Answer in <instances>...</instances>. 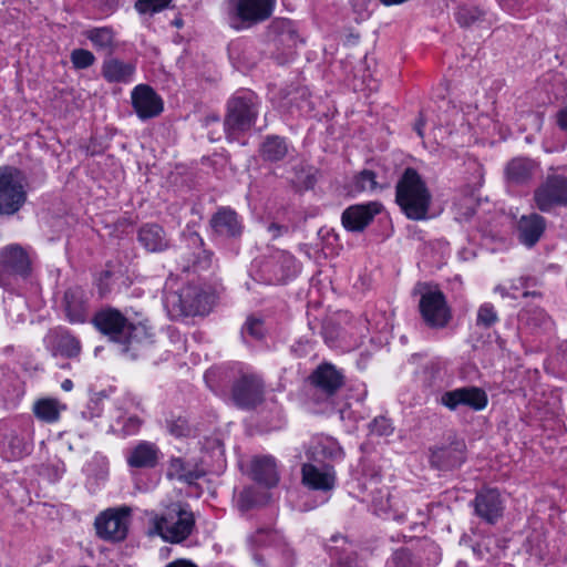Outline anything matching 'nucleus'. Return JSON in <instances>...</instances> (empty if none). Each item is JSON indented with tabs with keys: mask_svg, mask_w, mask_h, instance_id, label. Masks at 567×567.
I'll list each match as a JSON object with an SVG mask.
<instances>
[{
	"mask_svg": "<svg viewBox=\"0 0 567 567\" xmlns=\"http://www.w3.org/2000/svg\"><path fill=\"white\" fill-rule=\"evenodd\" d=\"M395 200L409 219L423 220L427 217L432 195L413 168H406L396 184Z\"/></svg>",
	"mask_w": 567,
	"mask_h": 567,
	"instance_id": "nucleus-1",
	"label": "nucleus"
},
{
	"mask_svg": "<svg viewBox=\"0 0 567 567\" xmlns=\"http://www.w3.org/2000/svg\"><path fill=\"white\" fill-rule=\"evenodd\" d=\"M151 522L152 533L172 544L184 542L195 528L194 514L181 504H172L161 515L155 514Z\"/></svg>",
	"mask_w": 567,
	"mask_h": 567,
	"instance_id": "nucleus-2",
	"label": "nucleus"
},
{
	"mask_svg": "<svg viewBox=\"0 0 567 567\" xmlns=\"http://www.w3.org/2000/svg\"><path fill=\"white\" fill-rule=\"evenodd\" d=\"M213 303L214 297L195 285H187L177 291L168 292L165 298L167 312L174 319L204 316L210 311Z\"/></svg>",
	"mask_w": 567,
	"mask_h": 567,
	"instance_id": "nucleus-3",
	"label": "nucleus"
},
{
	"mask_svg": "<svg viewBox=\"0 0 567 567\" xmlns=\"http://www.w3.org/2000/svg\"><path fill=\"white\" fill-rule=\"evenodd\" d=\"M275 3L276 0H227L226 14L229 27L241 31L268 20Z\"/></svg>",
	"mask_w": 567,
	"mask_h": 567,
	"instance_id": "nucleus-4",
	"label": "nucleus"
},
{
	"mask_svg": "<svg viewBox=\"0 0 567 567\" xmlns=\"http://www.w3.org/2000/svg\"><path fill=\"white\" fill-rule=\"evenodd\" d=\"M93 322L102 333L115 342L131 344L142 342L147 337L145 326L127 323L122 313L115 309H106L96 313Z\"/></svg>",
	"mask_w": 567,
	"mask_h": 567,
	"instance_id": "nucleus-5",
	"label": "nucleus"
},
{
	"mask_svg": "<svg viewBox=\"0 0 567 567\" xmlns=\"http://www.w3.org/2000/svg\"><path fill=\"white\" fill-rule=\"evenodd\" d=\"M415 293L420 296L419 309L424 323L433 329L446 327L452 315L444 293L427 284H417Z\"/></svg>",
	"mask_w": 567,
	"mask_h": 567,
	"instance_id": "nucleus-6",
	"label": "nucleus"
},
{
	"mask_svg": "<svg viewBox=\"0 0 567 567\" xmlns=\"http://www.w3.org/2000/svg\"><path fill=\"white\" fill-rule=\"evenodd\" d=\"M25 198L22 174L12 167L0 168V214L12 215L17 213Z\"/></svg>",
	"mask_w": 567,
	"mask_h": 567,
	"instance_id": "nucleus-7",
	"label": "nucleus"
},
{
	"mask_svg": "<svg viewBox=\"0 0 567 567\" xmlns=\"http://www.w3.org/2000/svg\"><path fill=\"white\" fill-rule=\"evenodd\" d=\"M534 202L542 212H549L556 206H566L567 178L561 175H548L535 189Z\"/></svg>",
	"mask_w": 567,
	"mask_h": 567,
	"instance_id": "nucleus-8",
	"label": "nucleus"
},
{
	"mask_svg": "<svg viewBox=\"0 0 567 567\" xmlns=\"http://www.w3.org/2000/svg\"><path fill=\"white\" fill-rule=\"evenodd\" d=\"M254 104L246 99L235 97L228 103V112L225 117V132L228 140H234L238 134L249 130L256 118Z\"/></svg>",
	"mask_w": 567,
	"mask_h": 567,
	"instance_id": "nucleus-9",
	"label": "nucleus"
},
{
	"mask_svg": "<svg viewBox=\"0 0 567 567\" xmlns=\"http://www.w3.org/2000/svg\"><path fill=\"white\" fill-rule=\"evenodd\" d=\"M130 508L107 509L95 519L97 535L107 540H122L127 534Z\"/></svg>",
	"mask_w": 567,
	"mask_h": 567,
	"instance_id": "nucleus-10",
	"label": "nucleus"
},
{
	"mask_svg": "<svg viewBox=\"0 0 567 567\" xmlns=\"http://www.w3.org/2000/svg\"><path fill=\"white\" fill-rule=\"evenodd\" d=\"M440 402L451 411H455L460 406L480 411L487 405V395L480 388L465 386L444 392Z\"/></svg>",
	"mask_w": 567,
	"mask_h": 567,
	"instance_id": "nucleus-11",
	"label": "nucleus"
},
{
	"mask_svg": "<svg viewBox=\"0 0 567 567\" xmlns=\"http://www.w3.org/2000/svg\"><path fill=\"white\" fill-rule=\"evenodd\" d=\"M131 99L133 107L141 120L156 117L163 111L162 99L150 85H137L132 91Z\"/></svg>",
	"mask_w": 567,
	"mask_h": 567,
	"instance_id": "nucleus-12",
	"label": "nucleus"
},
{
	"mask_svg": "<svg viewBox=\"0 0 567 567\" xmlns=\"http://www.w3.org/2000/svg\"><path fill=\"white\" fill-rule=\"evenodd\" d=\"M475 514L488 524L496 523L503 515L504 501L496 488H484L473 502Z\"/></svg>",
	"mask_w": 567,
	"mask_h": 567,
	"instance_id": "nucleus-13",
	"label": "nucleus"
},
{
	"mask_svg": "<svg viewBox=\"0 0 567 567\" xmlns=\"http://www.w3.org/2000/svg\"><path fill=\"white\" fill-rule=\"evenodd\" d=\"M465 443L453 441L431 450V465L439 470H452L460 466L465 460Z\"/></svg>",
	"mask_w": 567,
	"mask_h": 567,
	"instance_id": "nucleus-14",
	"label": "nucleus"
},
{
	"mask_svg": "<svg viewBox=\"0 0 567 567\" xmlns=\"http://www.w3.org/2000/svg\"><path fill=\"white\" fill-rule=\"evenodd\" d=\"M262 398L264 385L256 375L241 377L233 388V399L240 406H255L262 401Z\"/></svg>",
	"mask_w": 567,
	"mask_h": 567,
	"instance_id": "nucleus-15",
	"label": "nucleus"
},
{
	"mask_svg": "<svg viewBox=\"0 0 567 567\" xmlns=\"http://www.w3.org/2000/svg\"><path fill=\"white\" fill-rule=\"evenodd\" d=\"M380 210L381 205L377 202L350 206L342 214V225L349 231H362Z\"/></svg>",
	"mask_w": 567,
	"mask_h": 567,
	"instance_id": "nucleus-16",
	"label": "nucleus"
},
{
	"mask_svg": "<svg viewBox=\"0 0 567 567\" xmlns=\"http://www.w3.org/2000/svg\"><path fill=\"white\" fill-rule=\"evenodd\" d=\"M538 168V164L527 157L512 158L504 168L505 179L511 185L529 183Z\"/></svg>",
	"mask_w": 567,
	"mask_h": 567,
	"instance_id": "nucleus-17",
	"label": "nucleus"
},
{
	"mask_svg": "<svg viewBox=\"0 0 567 567\" xmlns=\"http://www.w3.org/2000/svg\"><path fill=\"white\" fill-rule=\"evenodd\" d=\"M301 472L302 482L313 489L330 491L334 486L336 474L332 466L303 464Z\"/></svg>",
	"mask_w": 567,
	"mask_h": 567,
	"instance_id": "nucleus-18",
	"label": "nucleus"
},
{
	"mask_svg": "<svg viewBox=\"0 0 567 567\" xmlns=\"http://www.w3.org/2000/svg\"><path fill=\"white\" fill-rule=\"evenodd\" d=\"M87 296L80 287H73L64 293L65 316L72 323H82L87 317Z\"/></svg>",
	"mask_w": 567,
	"mask_h": 567,
	"instance_id": "nucleus-19",
	"label": "nucleus"
},
{
	"mask_svg": "<svg viewBox=\"0 0 567 567\" xmlns=\"http://www.w3.org/2000/svg\"><path fill=\"white\" fill-rule=\"evenodd\" d=\"M0 266L4 271L24 275L30 269V259L21 246L10 245L0 251Z\"/></svg>",
	"mask_w": 567,
	"mask_h": 567,
	"instance_id": "nucleus-20",
	"label": "nucleus"
},
{
	"mask_svg": "<svg viewBox=\"0 0 567 567\" xmlns=\"http://www.w3.org/2000/svg\"><path fill=\"white\" fill-rule=\"evenodd\" d=\"M210 226L217 235L228 238L238 237L243 231V225L237 214L229 208H221L214 214Z\"/></svg>",
	"mask_w": 567,
	"mask_h": 567,
	"instance_id": "nucleus-21",
	"label": "nucleus"
},
{
	"mask_svg": "<svg viewBox=\"0 0 567 567\" xmlns=\"http://www.w3.org/2000/svg\"><path fill=\"white\" fill-rule=\"evenodd\" d=\"M545 227V219L538 214L522 216L518 221V235L520 243L527 247H533L542 237Z\"/></svg>",
	"mask_w": 567,
	"mask_h": 567,
	"instance_id": "nucleus-22",
	"label": "nucleus"
},
{
	"mask_svg": "<svg viewBox=\"0 0 567 567\" xmlns=\"http://www.w3.org/2000/svg\"><path fill=\"white\" fill-rule=\"evenodd\" d=\"M270 31L274 34V42L277 49H282L287 55H291L298 42V37L291 22L288 20H276L271 23Z\"/></svg>",
	"mask_w": 567,
	"mask_h": 567,
	"instance_id": "nucleus-23",
	"label": "nucleus"
},
{
	"mask_svg": "<svg viewBox=\"0 0 567 567\" xmlns=\"http://www.w3.org/2000/svg\"><path fill=\"white\" fill-rule=\"evenodd\" d=\"M252 478L267 487L277 485L279 477L276 471V463L271 456L256 457L251 462Z\"/></svg>",
	"mask_w": 567,
	"mask_h": 567,
	"instance_id": "nucleus-24",
	"label": "nucleus"
},
{
	"mask_svg": "<svg viewBox=\"0 0 567 567\" xmlns=\"http://www.w3.org/2000/svg\"><path fill=\"white\" fill-rule=\"evenodd\" d=\"M138 240L152 252L162 251L168 246L163 228L155 224L143 226L138 231Z\"/></svg>",
	"mask_w": 567,
	"mask_h": 567,
	"instance_id": "nucleus-25",
	"label": "nucleus"
},
{
	"mask_svg": "<svg viewBox=\"0 0 567 567\" xmlns=\"http://www.w3.org/2000/svg\"><path fill=\"white\" fill-rule=\"evenodd\" d=\"M65 405L52 398H42L33 403L32 412L35 417L45 423H55Z\"/></svg>",
	"mask_w": 567,
	"mask_h": 567,
	"instance_id": "nucleus-26",
	"label": "nucleus"
},
{
	"mask_svg": "<svg viewBox=\"0 0 567 567\" xmlns=\"http://www.w3.org/2000/svg\"><path fill=\"white\" fill-rule=\"evenodd\" d=\"M313 383L331 394L342 384V375L331 364L319 367L312 374Z\"/></svg>",
	"mask_w": 567,
	"mask_h": 567,
	"instance_id": "nucleus-27",
	"label": "nucleus"
},
{
	"mask_svg": "<svg viewBox=\"0 0 567 567\" xmlns=\"http://www.w3.org/2000/svg\"><path fill=\"white\" fill-rule=\"evenodd\" d=\"M134 66L120 60L112 59L103 64V75L109 82H126L131 79Z\"/></svg>",
	"mask_w": 567,
	"mask_h": 567,
	"instance_id": "nucleus-28",
	"label": "nucleus"
},
{
	"mask_svg": "<svg viewBox=\"0 0 567 567\" xmlns=\"http://www.w3.org/2000/svg\"><path fill=\"white\" fill-rule=\"evenodd\" d=\"M157 452L155 447L148 443L137 445L128 457V464L133 467L154 466L156 463Z\"/></svg>",
	"mask_w": 567,
	"mask_h": 567,
	"instance_id": "nucleus-29",
	"label": "nucleus"
},
{
	"mask_svg": "<svg viewBox=\"0 0 567 567\" xmlns=\"http://www.w3.org/2000/svg\"><path fill=\"white\" fill-rule=\"evenodd\" d=\"M86 37L93 42V44L101 50L111 53L114 48V35L113 31L109 28H96L89 30Z\"/></svg>",
	"mask_w": 567,
	"mask_h": 567,
	"instance_id": "nucleus-30",
	"label": "nucleus"
},
{
	"mask_svg": "<svg viewBox=\"0 0 567 567\" xmlns=\"http://www.w3.org/2000/svg\"><path fill=\"white\" fill-rule=\"evenodd\" d=\"M261 154L267 161H279L287 154V146L279 137H268L262 144Z\"/></svg>",
	"mask_w": 567,
	"mask_h": 567,
	"instance_id": "nucleus-31",
	"label": "nucleus"
},
{
	"mask_svg": "<svg viewBox=\"0 0 567 567\" xmlns=\"http://www.w3.org/2000/svg\"><path fill=\"white\" fill-rule=\"evenodd\" d=\"M484 11L478 7L463 6L456 11V19L463 27H468L484 17Z\"/></svg>",
	"mask_w": 567,
	"mask_h": 567,
	"instance_id": "nucleus-32",
	"label": "nucleus"
},
{
	"mask_svg": "<svg viewBox=\"0 0 567 567\" xmlns=\"http://www.w3.org/2000/svg\"><path fill=\"white\" fill-rule=\"evenodd\" d=\"M266 503L254 487L244 488L238 497V507L240 511L246 512L255 506Z\"/></svg>",
	"mask_w": 567,
	"mask_h": 567,
	"instance_id": "nucleus-33",
	"label": "nucleus"
},
{
	"mask_svg": "<svg viewBox=\"0 0 567 567\" xmlns=\"http://www.w3.org/2000/svg\"><path fill=\"white\" fill-rule=\"evenodd\" d=\"M377 186V176L372 171L363 169L354 176L353 187L355 192L373 190Z\"/></svg>",
	"mask_w": 567,
	"mask_h": 567,
	"instance_id": "nucleus-34",
	"label": "nucleus"
},
{
	"mask_svg": "<svg viewBox=\"0 0 567 567\" xmlns=\"http://www.w3.org/2000/svg\"><path fill=\"white\" fill-rule=\"evenodd\" d=\"M56 351L61 355L72 358L79 354L80 343L71 336H61L56 344Z\"/></svg>",
	"mask_w": 567,
	"mask_h": 567,
	"instance_id": "nucleus-35",
	"label": "nucleus"
},
{
	"mask_svg": "<svg viewBox=\"0 0 567 567\" xmlns=\"http://www.w3.org/2000/svg\"><path fill=\"white\" fill-rule=\"evenodd\" d=\"M167 475L171 478H177L186 482H190L193 480L192 472L186 468L184 461L181 458L172 460Z\"/></svg>",
	"mask_w": 567,
	"mask_h": 567,
	"instance_id": "nucleus-36",
	"label": "nucleus"
},
{
	"mask_svg": "<svg viewBox=\"0 0 567 567\" xmlns=\"http://www.w3.org/2000/svg\"><path fill=\"white\" fill-rule=\"evenodd\" d=\"M172 0H138L135 3V9L140 13H155L168 7Z\"/></svg>",
	"mask_w": 567,
	"mask_h": 567,
	"instance_id": "nucleus-37",
	"label": "nucleus"
},
{
	"mask_svg": "<svg viewBox=\"0 0 567 567\" xmlns=\"http://www.w3.org/2000/svg\"><path fill=\"white\" fill-rule=\"evenodd\" d=\"M8 449L12 458H20L27 453L28 444L24 442L23 437L11 433L8 436Z\"/></svg>",
	"mask_w": 567,
	"mask_h": 567,
	"instance_id": "nucleus-38",
	"label": "nucleus"
},
{
	"mask_svg": "<svg viewBox=\"0 0 567 567\" xmlns=\"http://www.w3.org/2000/svg\"><path fill=\"white\" fill-rule=\"evenodd\" d=\"M94 55L84 49L73 50L71 53V61L76 69H85L93 64Z\"/></svg>",
	"mask_w": 567,
	"mask_h": 567,
	"instance_id": "nucleus-39",
	"label": "nucleus"
},
{
	"mask_svg": "<svg viewBox=\"0 0 567 567\" xmlns=\"http://www.w3.org/2000/svg\"><path fill=\"white\" fill-rule=\"evenodd\" d=\"M497 321V313L493 306L483 305L477 312V324L485 328L492 327Z\"/></svg>",
	"mask_w": 567,
	"mask_h": 567,
	"instance_id": "nucleus-40",
	"label": "nucleus"
},
{
	"mask_svg": "<svg viewBox=\"0 0 567 567\" xmlns=\"http://www.w3.org/2000/svg\"><path fill=\"white\" fill-rule=\"evenodd\" d=\"M370 432L380 436H388L393 433V426L385 416L375 417L369 425Z\"/></svg>",
	"mask_w": 567,
	"mask_h": 567,
	"instance_id": "nucleus-41",
	"label": "nucleus"
},
{
	"mask_svg": "<svg viewBox=\"0 0 567 567\" xmlns=\"http://www.w3.org/2000/svg\"><path fill=\"white\" fill-rule=\"evenodd\" d=\"M456 207V219L466 221L475 214L474 200L472 198H465L462 203L455 205Z\"/></svg>",
	"mask_w": 567,
	"mask_h": 567,
	"instance_id": "nucleus-42",
	"label": "nucleus"
},
{
	"mask_svg": "<svg viewBox=\"0 0 567 567\" xmlns=\"http://www.w3.org/2000/svg\"><path fill=\"white\" fill-rule=\"evenodd\" d=\"M168 431L176 437L188 436L192 432L188 422L183 417H177L168 423Z\"/></svg>",
	"mask_w": 567,
	"mask_h": 567,
	"instance_id": "nucleus-43",
	"label": "nucleus"
},
{
	"mask_svg": "<svg viewBox=\"0 0 567 567\" xmlns=\"http://www.w3.org/2000/svg\"><path fill=\"white\" fill-rule=\"evenodd\" d=\"M295 182L302 188L309 189L313 187L316 183V172L309 168L305 171L303 168L296 172Z\"/></svg>",
	"mask_w": 567,
	"mask_h": 567,
	"instance_id": "nucleus-44",
	"label": "nucleus"
},
{
	"mask_svg": "<svg viewBox=\"0 0 567 567\" xmlns=\"http://www.w3.org/2000/svg\"><path fill=\"white\" fill-rule=\"evenodd\" d=\"M244 332H247L257 340L261 339L265 336L262 321L256 318H248L244 326Z\"/></svg>",
	"mask_w": 567,
	"mask_h": 567,
	"instance_id": "nucleus-45",
	"label": "nucleus"
},
{
	"mask_svg": "<svg viewBox=\"0 0 567 567\" xmlns=\"http://www.w3.org/2000/svg\"><path fill=\"white\" fill-rule=\"evenodd\" d=\"M393 563L395 567H410L411 555L408 550H398L394 553Z\"/></svg>",
	"mask_w": 567,
	"mask_h": 567,
	"instance_id": "nucleus-46",
	"label": "nucleus"
},
{
	"mask_svg": "<svg viewBox=\"0 0 567 567\" xmlns=\"http://www.w3.org/2000/svg\"><path fill=\"white\" fill-rule=\"evenodd\" d=\"M336 567H359L357 561V556L353 555H346L344 557H341Z\"/></svg>",
	"mask_w": 567,
	"mask_h": 567,
	"instance_id": "nucleus-47",
	"label": "nucleus"
},
{
	"mask_svg": "<svg viewBox=\"0 0 567 567\" xmlns=\"http://www.w3.org/2000/svg\"><path fill=\"white\" fill-rule=\"evenodd\" d=\"M141 425V420L137 416H132L127 419L126 424L124 425V430L130 433L138 429Z\"/></svg>",
	"mask_w": 567,
	"mask_h": 567,
	"instance_id": "nucleus-48",
	"label": "nucleus"
},
{
	"mask_svg": "<svg viewBox=\"0 0 567 567\" xmlns=\"http://www.w3.org/2000/svg\"><path fill=\"white\" fill-rule=\"evenodd\" d=\"M284 229H285L284 226L276 224V223H271L268 226V231L270 233L272 239L278 238L282 234Z\"/></svg>",
	"mask_w": 567,
	"mask_h": 567,
	"instance_id": "nucleus-49",
	"label": "nucleus"
},
{
	"mask_svg": "<svg viewBox=\"0 0 567 567\" xmlns=\"http://www.w3.org/2000/svg\"><path fill=\"white\" fill-rule=\"evenodd\" d=\"M557 124L561 130L567 131V109H563L558 112Z\"/></svg>",
	"mask_w": 567,
	"mask_h": 567,
	"instance_id": "nucleus-50",
	"label": "nucleus"
},
{
	"mask_svg": "<svg viewBox=\"0 0 567 567\" xmlns=\"http://www.w3.org/2000/svg\"><path fill=\"white\" fill-rule=\"evenodd\" d=\"M166 567H197V566L189 560L177 559L175 561L169 563Z\"/></svg>",
	"mask_w": 567,
	"mask_h": 567,
	"instance_id": "nucleus-51",
	"label": "nucleus"
},
{
	"mask_svg": "<svg viewBox=\"0 0 567 567\" xmlns=\"http://www.w3.org/2000/svg\"><path fill=\"white\" fill-rule=\"evenodd\" d=\"M425 125V121L422 116L415 123V131L420 137H423V127Z\"/></svg>",
	"mask_w": 567,
	"mask_h": 567,
	"instance_id": "nucleus-52",
	"label": "nucleus"
},
{
	"mask_svg": "<svg viewBox=\"0 0 567 567\" xmlns=\"http://www.w3.org/2000/svg\"><path fill=\"white\" fill-rule=\"evenodd\" d=\"M73 386V383L71 380L66 379L62 382L61 384V388L64 390V391H70Z\"/></svg>",
	"mask_w": 567,
	"mask_h": 567,
	"instance_id": "nucleus-53",
	"label": "nucleus"
},
{
	"mask_svg": "<svg viewBox=\"0 0 567 567\" xmlns=\"http://www.w3.org/2000/svg\"><path fill=\"white\" fill-rule=\"evenodd\" d=\"M406 0H381V2L385 6H394L405 2Z\"/></svg>",
	"mask_w": 567,
	"mask_h": 567,
	"instance_id": "nucleus-54",
	"label": "nucleus"
},
{
	"mask_svg": "<svg viewBox=\"0 0 567 567\" xmlns=\"http://www.w3.org/2000/svg\"><path fill=\"white\" fill-rule=\"evenodd\" d=\"M495 291L501 293V296H503V297H505L507 295L506 291H505V288H503L502 286H497L495 288Z\"/></svg>",
	"mask_w": 567,
	"mask_h": 567,
	"instance_id": "nucleus-55",
	"label": "nucleus"
},
{
	"mask_svg": "<svg viewBox=\"0 0 567 567\" xmlns=\"http://www.w3.org/2000/svg\"><path fill=\"white\" fill-rule=\"evenodd\" d=\"M523 296L524 297H529V296H532V297H540V293L536 292V291H533V292L526 291V292H524Z\"/></svg>",
	"mask_w": 567,
	"mask_h": 567,
	"instance_id": "nucleus-56",
	"label": "nucleus"
},
{
	"mask_svg": "<svg viewBox=\"0 0 567 567\" xmlns=\"http://www.w3.org/2000/svg\"><path fill=\"white\" fill-rule=\"evenodd\" d=\"M195 240L202 243V238H198V236L195 234Z\"/></svg>",
	"mask_w": 567,
	"mask_h": 567,
	"instance_id": "nucleus-57",
	"label": "nucleus"
}]
</instances>
